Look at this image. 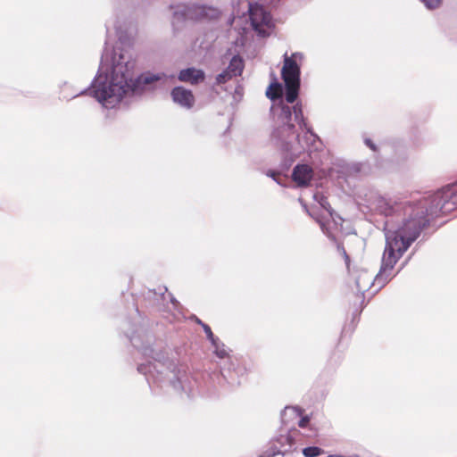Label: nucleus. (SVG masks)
I'll return each mask as SVG.
<instances>
[{"instance_id":"obj_22","label":"nucleus","mask_w":457,"mask_h":457,"mask_svg":"<svg viewBox=\"0 0 457 457\" xmlns=\"http://www.w3.org/2000/svg\"><path fill=\"white\" fill-rule=\"evenodd\" d=\"M203 328H204V332L206 334L207 338L211 341V343H212L215 340L219 339L218 337H216L213 335L211 328L207 324H203Z\"/></svg>"},{"instance_id":"obj_29","label":"nucleus","mask_w":457,"mask_h":457,"mask_svg":"<svg viewBox=\"0 0 457 457\" xmlns=\"http://www.w3.org/2000/svg\"><path fill=\"white\" fill-rule=\"evenodd\" d=\"M404 265H405V263H403V264L402 265V267H400L399 270H398L396 273H398L401 270H403V266H404Z\"/></svg>"},{"instance_id":"obj_3","label":"nucleus","mask_w":457,"mask_h":457,"mask_svg":"<svg viewBox=\"0 0 457 457\" xmlns=\"http://www.w3.org/2000/svg\"><path fill=\"white\" fill-rule=\"evenodd\" d=\"M129 340L145 359V362L138 364L137 370L145 376L149 385H170L174 390L186 393L188 397L195 395L198 388L197 379L187 373L185 366L167 357L162 347L154 342L153 336L146 332L137 333L132 335Z\"/></svg>"},{"instance_id":"obj_13","label":"nucleus","mask_w":457,"mask_h":457,"mask_svg":"<svg viewBox=\"0 0 457 457\" xmlns=\"http://www.w3.org/2000/svg\"><path fill=\"white\" fill-rule=\"evenodd\" d=\"M312 177L313 170L307 164H297L292 172V179L299 187L307 186Z\"/></svg>"},{"instance_id":"obj_19","label":"nucleus","mask_w":457,"mask_h":457,"mask_svg":"<svg viewBox=\"0 0 457 457\" xmlns=\"http://www.w3.org/2000/svg\"><path fill=\"white\" fill-rule=\"evenodd\" d=\"M234 76L226 69L220 74L216 76V84L221 85L225 84L228 80H230Z\"/></svg>"},{"instance_id":"obj_1","label":"nucleus","mask_w":457,"mask_h":457,"mask_svg":"<svg viewBox=\"0 0 457 457\" xmlns=\"http://www.w3.org/2000/svg\"><path fill=\"white\" fill-rule=\"evenodd\" d=\"M363 201L371 213L385 219L383 229L386 245L379 271L375 277L366 270H358L354 276L357 291L361 294L371 286H378V291L395 277V265L427 226L424 217L413 218L414 208L407 207L399 197H385L370 191L365 195Z\"/></svg>"},{"instance_id":"obj_14","label":"nucleus","mask_w":457,"mask_h":457,"mask_svg":"<svg viewBox=\"0 0 457 457\" xmlns=\"http://www.w3.org/2000/svg\"><path fill=\"white\" fill-rule=\"evenodd\" d=\"M205 74L204 71L195 69L194 67L181 70L179 73L178 79L181 82L190 83L191 85H197L204 81Z\"/></svg>"},{"instance_id":"obj_8","label":"nucleus","mask_w":457,"mask_h":457,"mask_svg":"<svg viewBox=\"0 0 457 457\" xmlns=\"http://www.w3.org/2000/svg\"><path fill=\"white\" fill-rule=\"evenodd\" d=\"M172 10L171 26L175 32L180 30L187 20H198L209 15L218 14V11L212 7L199 5L196 4H170Z\"/></svg>"},{"instance_id":"obj_21","label":"nucleus","mask_w":457,"mask_h":457,"mask_svg":"<svg viewBox=\"0 0 457 457\" xmlns=\"http://www.w3.org/2000/svg\"><path fill=\"white\" fill-rule=\"evenodd\" d=\"M266 174L268 177L275 180L278 184L282 185V177L279 172H277L275 170H268Z\"/></svg>"},{"instance_id":"obj_16","label":"nucleus","mask_w":457,"mask_h":457,"mask_svg":"<svg viewBox=\"0 0 457 457\" xmlns=\"http://www.w3.org/2000/svg\"><path fill=\"white\" fill-rule=\"evenodd\" d=\"M213 348H214V353L219 358H225L228 356V350L226 349L224 344H222L220 339L215 340L212 343Z\"/></svg>"},{"instance_id":"obj_28","label":"nucleus","mask_w":457,"mask_h":457,"mask_svg":"<svg viewBox=\"0 0 457 457\" xmlns=\"http://www.w3.org/2000/svg\"><path fill=\"white\" fill-rule=\"evenodd\" d=\"M196 321H197L198 324H200L203 327L204 323L199 319L196 318Z\"/></svg>"},{"instance_id":"obj_17","label":"nucleus","mask_w":457,"mask_h":457,"mask_svg":"<svg viewBox=\"0 0 457 457\" xmlns=\"http://www.w3.org/2000/svg\"><path fill=\"white\" fill-rule=\"evenodd\" d=\"M282 91V86L279 83L270 84L266 91V96L270 99H275L279 96Z\"/></svg>"},{"instance_id":"obj_10","label":"nucleus","mask_w":457,"mask_h":457,"mask_svg":"<svg viewBox=\"0 0 457 457\" xmlns=\"http://www.w3.org/2000/svg\"><path fill=\"white\" fill-rule=\"evenodd\" d=\"M228 371V373L226 374L225 369L221 370V376L224 380L232 386L240 385L239 378L245 373V368L240 365L237 359H229Z\"/></svg>"},{"instance_id":"obj_18","label":"nucleus","mask_w":457,"mask_h":457,"mask_svg":"<svg viewBox=\"0 0 457 457\" xmlns=\"http://www.w3.org/2000/svg\"><path fill=\"white\" fill-rule=\"evenodd\" d=\"M322 450L317 446H308L303 449V454L305 457H317L322 453Z\"/></svg>"},{"instance_id":"obj_20","label":"nucleus","mask_w":457,"mask_h":457,"mask_svg":"<svg viewBox=\"0 0 457 457\" xmlns=\"http://www.w3.org/2000/svg\"><path fill=\"white\" fill-rule=\"evenodd\" d=\"M426 8L435 10L441 5L442 0H420Z\"/></svg>"},{"instance_id":"obj_23","label":"nucleus","mask_w":457,"mask_h":457,"mask_svg":"<svg viewBox=\"0 0 457 457\" xmlns=\"http://www.w3.org/2000/svg\"><path fill=\"white\" fill-rule=\"evenodd\" d=\"M309 422L310 417L306 415L300 419V420L298 421V426L302 428H304L308 426Z\"/></svg>"},{"instance_id":"obj_26","label":"nucleus","mask_w":457,"mask_h":457,"mask_svg":"<svg viewBox=\"0 0 457 457\" xmlns=\"http://www.w3.org/2000/svg\"><path fill=\"white\" fill-rule=\"evenodd\" d=\"M292 411L296 415H301V409L298 407H286L285 411Z\"/></svg>"},{"instance_id":"obj_9","label":"nucleus","mask_w":457,"mask_h":457,"mask_svg":"<svg viewBox=\"0 0 457 457\" xmlns=\"http://www.w3.org/2000/svg\"><path fill=\"white\" fill-rule=\"evenodd\" d=\"M313 199L327 212V214L319 213L314 209L309 210L305 204L303 207L307 213L319 223L322 232L326 234L330 239L334 240L335 236L333 233V228H337L338 225H341L343 220L330 207V204L324 195L321 193H316L313 195Z\"/></svg>"},{"instance_id":"obj_27","label":"nucleus","mask_w":457,"mask_h":457,"mask_svg":"<svg viewBox=\"0 0 457 457\" xmlns=\"http://www.w3.org/2000/svg\"><path fill=\"white\" fill-rule=\"evenodd\" d=\"M344 254H345V257L346 264L348 265L349 257H348V255L346 254V253H345V250H344Z\"/></svg>"},{"instance_id":"obj_12","label":"nucleus","mask_w":457,"mask_h":457,"mask_svg":"<svg viewBox=\"0 0 457 457\" xmlns=\"http://www.w3.org/2000/svg\"><path fill=\"white\" fill-rule=\"evenodd\" d=\"M115 31L118 39L120 42H125L129 36L130 23L124 19L117 18L115 21H109L106 23L107 34H111V29Z\"/></svg>"},{"instance_id":"obj_11","label":"nucleus","mask_w":457,"mask_h":457,"mask_svg":"<svg viewBox=\"0 0 457 457\" xmlns=\"http://www.w3.org/2000/svg\"><path fill=\"white\" fill-rule=\"evenodd\" d=\"M170 96L175 104L187 110L191 109L195 102L192 91L183 87H175Z\"/></svg>"},{"instance_id":"obj_15","label":"nucleus","mask_w":457,"mask_h":457,"mask_svg":"<svg viewBox=\"0 0 457 457\" xmlns=\"http://www.w3.org/2000/svg\"><path fill=\"white\" fill-rule=\"evenodd\" d=\"M227 70L234 76H240L244 70V61L239 55H235L229 62Z\"/></svg>"},{"instance_id":"obj_25","label":"nucleus","mask_w":457,"mask_h":457,"mask_svg":"<svg viewBox=\"0 0 457 457\" xmlns=\"http://www.w3.org/2000/svg\"><path fill=\"white\" fill-rule=\"evenodd\" d=\"M169 296L173 308L179 310L180 308V303L171 295H169Z\"/></svg>"},{"instance_id":"obj_5","label":"nucleus","mask_w":457,"mask_h":457,"mask_svg":"<svg viewBox=\"0 0 457 457\" xmlns=\"http://www.w3.org/2000/svg\"><path fill=\"white\" fill-rule=\"evenodd\" d=\"M400 201L404 203L407 207H413L415 211L412 217H424L428 225L429 221L428 216L446 214L457 207V182L413 203L402 199Z\"/></svg>"},{"instance_id":"obj_4","label":"nucleus","mask_w":457,"mask_h":457,"mask_svg":"<svg viewBox=\"0 0 457 457\" xmlns=\"http://www.w3.org/2000/svg\"><path fill=\"white\" fill-rule=\"evenodd\" d=\"M271 112L270 142L282 152L285 161L291 164L319 137L307 127L301 104H296L293 108L277 105L272 107Z\"/></svg>"},{"instance_id":"obj_2","label":"nucleus","mask_w":457,"mask_h":457,"mask_svg":"<svg viewBox=\"0 0 457 457\" xmlns=\"http://www.w3.org/2000/svg\"><path fill=\"white\" fill-rule=\"evenodd\" d=\"M136 60L131 52L114 47L109 52L105 47L96 75L90 86L69 99L87 94L95 98L103 107L112 109L130 98L141 96L154 82L168 79L163 73L145 72L133 79Z\"/></svg>"},{"instance_id":"obj_6","label":"nucleus","mask_w":457,"mask_h":457,"mask_svg":"<svg viewBox=\"0 0 457 457\" xmlns=\"http://www.w3.org/2000/svg\"><path fill=\"white\" fill-rule=\"evenodd\" d=\"M303 54L299 52L293 53L290 56L284 54V63L281 70V77L285 83V98L287 103L293 104L299 94L301 64Z\"/></svg>"},{"instance_id":"obj_7","label":"nucleus","mask_w":457,"mask_h":457,"mask_svg":"<svg viewBox=\"0 0 457 457\" xmlns=\"http://www.w3.org/2000/svg\"><path fill=\"white\" fill-rule=\"evenodd\" d=\"M245 10L249 13V20L253 29L261 36H267L268 29L271 28V16L269 12L260 4L250 3L248 0H237L233 3L234 16H240L245 13Z\"/></svg>"},{"instance_id":"obj_24","label":"nucleus","mask_w":457,"mask_h":457,"mask_svg":"<svg viewBox=\"0 0 457 457\" xmlns=\"http://www.w3.org/2000/svg\"><path fill=\"white\" fill-rule=\"evenodd\" d=\"M364 144L370 148L371 149L373 152H377L378 148H377V145L372 142L371 139L370 138H365L364 139Z\"/></svg>"}]
</instances>
